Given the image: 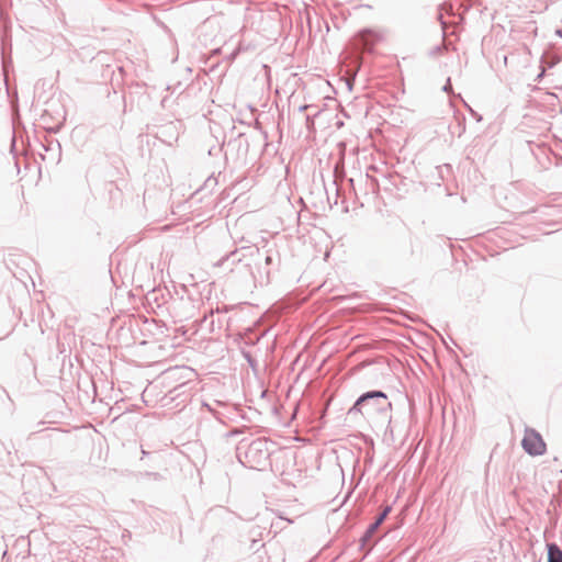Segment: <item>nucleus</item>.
Masks as SVG:
<instances>
[{"mask_svg":"<svg viewBox=\"0 0 562 562\" xmlns=\"http://www.w3.org/2000/svg\"><path fill=\"white\" fill-rule=\"evenodd\" d=\"M392 403L383 392H368L360 396L349 414L359 413L370 427L387 425L391 422Z\"/></svg>","mask_w":562,"mask_h":562,"instance_id":"f257e3e1","label":"nucleus"},{"mask_svg":"<svg viewBox=\"0 0 562 562\" xmlns=\"http://www.w3.org/2000/svg\"><path fill=\"white\" fill-rule=\"evenodd\" d=\"M521 446L530 456H541L546 452L547 446L540 434L533 429H526Z\"/></svg>","mask_w":562,"mask_h":562,"instance_id":"f03ea898","label":"nucleus"},{"mask_svg":"<svg viewBox=\"0 0 562 562\" xmlns=\"http://www.w3.org/2000/svg\"><path fill=\"white\" fill-rule=\"evenodd\" d=\"M548 562H562V550L554 543L548 544Z\"/></svg>","mask_w":562,"mask_h":562,"instance_id":"7ed1b4c3","label":"nucleus"},{"mask_svg":"<svg viewBox=\"0 0 562 562\" xmlns=\"http://www.w3.org/2000/svg\"><path fill=\"white\" fill-rule=\"evenodd\" d=\"M391 512V507L390 506H386L383 512L381 513V515L378 517L376 521L378 524H382L384 521V519L387 517V515L390 514Z\"/></svg>","mask_w":562,"mask_h":562,"instance_id":"20e7f679","label":"nucleus"},{"mask_svg":"<svg viewBox=\"0 0 562 562\" xmlns=\"http://www.w3.org/2000/svg\"><path fill=\"white\" fill-rule=\"evenodd\" d=\"M380 525H381V524H378V521L375 520V522H374V524H372V525L369 527V529H368V531H367V535H368V536H371L372 533H374V532H375V530L379 528V526H380Z\"/></svg>","mask_w":562,"mask_h":562,"instance_id":"39448f33","label":"nucleus"},{"mask_svg":"<svg viewBox=\"0 0 562 562\" xmlns=\"http://www.w3.org/2000/svg\"><path fill=\"white\" fill-rule=\"evenodd\" d=\"M380 525H381V524H378V521L375 520V522H374V524H372V525L369 527V529H368V531H367V535H368V536H371L372 533H374V532H375V530L379 528V526H380Z\"/></svg>","mask_w":562,"mask_h":562,"instance_id":"423d86ee","label":"nucleus"}]
</instances>
